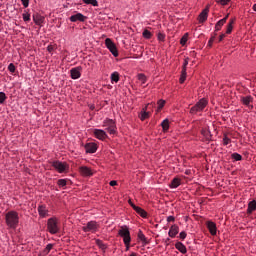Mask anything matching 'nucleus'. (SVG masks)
<instances>
[{
	"label": "nucleus",
	"mask_w": 256,
	"mask_h": 256,
	"mask_svg": "<svg viewBox=\"0 0 256 256\" xmlns=\"http://www.w3.org/2000/svg\"><path fill=\"white\" fill-rule=\"evenodd\" d=\"M186 79H187V70H182L181 71V76H180V79H179V83L181 85H183V83H185Z\"/></svg>",
	"instance_id": "7c9ffc66"
},
{
	"label": "nucleus",
	"mask_w": 256,
	"mask_h": 256,
	"mask_svg": "<svg viewBox=\"0 0 256 256\" xmlns=\"http://www.w3.org/2000/svg\"><path fill=\"white\" fill-rule=\"evenodd\" d=\"M208 45H213V38L209 40Z\"/></svg>",
	"instance_id": "bf43d9fd"
},
{
	"label": "nucleus",
	"mask_w": 256,
	"mask_h": 256,
	"mask_svg": "<svg viewBox=\"0 0 256 256\" xmlns=\"http://www.w3.org/2000/svg\"><path fill=\"white\" fill-rule=\"evenodd\" d=\"M105 46L114 57H119V50H117V46L115 45V42L111 40V38L105 39Z\"/></svg>",
	"instance_id": "0eeeda50"
},
{
	"label": "nucleus",
	"mask_w": 256,
	"mask_h": 256,
	"mask_svg": "<svg viewBox=\"0 0 256 256\" xmlns=\"http://www.w3.org/2000/svg\"><path fill=\"white\" fill-rule=\"evenodd\" d=\"M51 249H53V244H48L43 250L44 255H49V253L51 252Z\"/></svg>",
	"instance_id": "ea45409f"
},
{
	"label": "nucleus",
	"mask_w": 256,
	"mask_h": 256,
	"mask_svg": "<svg viewBox=\"0 0 256 256\" xmlns=\"http://www.w3.org/2000/svg\"><path fill=\"white\" fill-rule=\"evenodd\" d=\"M149 117H151V113H149V112L141 111L139 114L140 121H145L146 119H149Z\"/></svg>",
	"instance_id": "cd10ccee"
},
{
	"label": "nucleus",
	"mask_w": 256,
	"mask_h": 256,
	"mask_svg": "<svg viewBox=\"0 0 256 256\" xmlns=\"http://www.w3.org/2000/svg\"><path fill=\"white\" fill-rule=\"evenodd\" d=\"M47 51H48V53H53V51H55V46H53V45H48L47 46Z\"/></svg>",
	"instance_id": "8fccbe9b"
},
{
	"label": "nucleus",
	"mask_w": 256,
	"mask_h": 256,
	"mask_svg": "<svg viewBox=\"0 0 256 256\" xmlns=\"http://www.w3.org/2000/svg\"><path fill=\"white\" fill-rule=\"evenodd\" d=\"M175 247L183 255H185V253H187V247L182 242H176Z\"/></svg>",
	"instance_id": "412c9836"
},
{
	"label": "nucleus",
	"mask_w": 256,
	"mask_h": 256,
	"mask_svg": "<svg viewBox=\"0 0 256 256\" xmlns=\"http://www.w3.org/2000/svg\"><path fill=\"white\" fill-rule=\"evenodd\" d=\"M216 3H218L219 5H229V3H231V0H215Z\"/></svg>",
	"instance_id": "79ce46f5"
},
{
	"label": "nucleus",
	"mask_w": 256,
	"mask_h": 256,
	"mask_svg": "<svg viewBox=\"0 0 256 256\" xmlns=\"http://www.w3.org/2000/svg\"><path fill=\"white\" fill-rule=\"evenodd\" d=\"M161 127H162L164 133L169 131V119L163 120L161 123Z\"/></svg>",
	"instance_id": "2f4dec72"
},
{
	"label": "nucleus",
	"mask_w": 256,
	"mask_h": 256,
	"mask_svg": "<svg viewBox=\"0 0 256 256\" xmlns=\"http://www.w3.org/2000/svg\"><path fill=\"white\" fill-rule=\"evenodd\" d=\"M229 143H231L230 138L227 137V134H224V137H223V145H229Z\"/></svg>",
	"instance_id": "49530a36"
},
{
	"label": "nucleus",
	"mask_w": 256,
	"mask_h": 256,
	"mask_svg": "<svg viewBox=\"0 0 256 256\" xmlns=\"http://www.w3.org/2000/svg\"><path fill=\"white\" fill-rule=\"evenodd\" d=\"M78 171L82 177H93L94 175L93 170L87 166H80Z\"/></svg>",
	"instance_id": "9b49d317"
},
{
	"label": "nucleus",
	"mask_w": 256,
	"mask_h": 256,
	"mask_svg": "<svg viewBox=\"0 0 256 256\" xmlns=\"http://www.w3.org/2000/svg\"><path fill=\"white\" fill-rule=\"evenodd\" d=\"M253 211H256V200H252L248 203L247 214L251 215Z\"/></svg>",
	"instance_id": "b1692460"
},
{
	"label": "nucleus",
	"mask_w": 256,
	"mask_h": 256,
	"mask_svg": "<svg viewBox=\"0 0 256 256\" xmlns=\"http://www.w3.org/2000/svg\"><path fill=\"white\" fill-rule=\"evenodd\" d=\"M187 41H189V33H185L182 38L180 39V45H182V47H185V45H187Z\"/></svg>",
	"instance_id": "bb28decb"
},
{
	"label": "nucleus",
	"mask_w": 256,
	"mask_h": 256,
	"mask_svg": "<svg viewBox=\"0 0 256 256\" xmlns=\"http://www.w3.org/2000/svg\"><path fill=\"white\" fill-rule=\"evenodd\" d=\"M252 9L256 12V4L253 5Z\"/></svg>",
	"instance_id": "052dcab7"
},
{
	"label": "nucleus",
	"mask_w": 256,
	"mask_h": 256,
	"mask_svg": "<svg viewBox=\"0 0 256 256\" xmlns=\"http://www.w3.org/2000/svg\"><path fill=\"white\" fill-rule=\"evenodd\" d=\"M37 210L40 219H46V217H49V208H47V205L41 204L38 206Z\"/></svg>",
	"instance_id": "9d476101"
},
{
	"label": "nucleus",
	"mask_w": 256,
	"mask_h": 256,
	"mask_svg": "<svg viewBox=\"0 0 256 256\" xmlns=\"http://www.w3.org/2000/svg\"><path fill=\"white\" fill-rule=\"evenodd\" d=\"M142 36L144 39H151V37H153V33H151V31L145 29L142 33Z\"/></svg>",
	"instance_id": "473e14b6"
},
{
	"label": "nucleus",
	"mask_w": 256,
	"mask_h": 256,
	"mask_svg": "<svg viewBox=\"0 0 256 256\" xmlns=\"http://www.w3.org/2000/svg\"><path fill=\"white\" fill-rule=\"evenodd\" d=\"M165 33H162V32H158L157 33V39L158 41H160L161 43H165Z\"/></svg>",
	"instance_id": "c9c22d12"
},
{
	"label": "nucleus",
	"mask_w": 256,
	"mask_h": 256,
	"mask_svg": "<svg viewBox=\"0 0 256 256\" xmlns=\"http://www.w3.org/2000/svg\"><path fill=\"white\" fill-rule=\"evenodd\" d=\"M5 101H7V95L5 94V92H0V105H3Z\"/></svg>",
	"instance_id": "58836bf2"
},
{
	"label": "nucleus",
	"mask_w": 256,
	"mask_h": 256,
	"mask_svg": "<svg viewBox=\"0 0 256 256\" xmlns=\"http://www.w3.org/2000/svg\"><path fill=\"white\" fill-rule=\"evenodd\" d=\"M57 185L59 187H65L67 185V180L66 179H59L57 182Z\"/></svg>",
	"instance_id": "c03bdc74"
},
{
	"label": "nucleus",
	"mask_w": 256,
	"mask_h": 256,
	"mask_svg": "<svg viewBox=\"0 0 256 256\" xmlns=\"http://www.w3.org/2000/svg\"><path fill=\"white\" fill-rule=\"evenodd\" d=\"M179 238H180L182 241H184V239L187 238V232H185V231L180 232Z\"/></svg>",
	"instance_id": "09e8293b"
},
{
	"label": "nucleus",
	"mask_w": 256,
	"mask_h": 256,
	"mask_svg": "<svg viewBox=\"0 0 256 256\" xmlns=\"http://www.w3.org/2000/svg\"><path fill=\"white\" fill-rule=\"evenodd\" d=\"M179 185H181V179L179 178H174L170 184V188L171 189H177V187H179Z\"/></svg>",
	"instance_id": "393cba45"
},
{
	"label": "nucleus",
	"mask_w": 256,
	"mask_h": 256,
	"mask_svg": "<svg viewBox=\"0 0 256 256\" xmlns=\"http://www.w3.org/2000/svg\"><path fill=\"white\" fill-rule=\"evenodd\" d=\"M167 222L168 223H175V217L174 216H168L167 217Z\"/></svg>",
	"instance_id": "603ef678"
},
{
	"label": "nucleus",
	"mask_w": 256,
	"mask_h": 256,
	"mask_svg": "<svg viewBox=\"0 0 256 256\" xmlns=\"http://www.w3.org/2000/svg\"><path fill=\"white\" fill-rule=\"evenodd\" d=\"M97 144L95 142L86 143L84 149L86 153H97Z\"/></svg>",
	"instance_id": "dca6fc26"
},
{
	"label": "nucleus",
	"mask_w": 256,
	"mask_h": 256,
	"mask_svg": "<svg viewBox=\"0 0 256 256\" xmlns=\"http://www.w3.org/2000/svg\"><path fill=\"white\" fill-rule=\"evenodd\" d=\"M85 5H92V7H99V2L97 0H82Z\"/></svg>",
	"instance_id": "a878e982"
},
{
	"label": "nucleus",
	"mask_w": 256,
	"mask_h": 256,
	"mask_svg": "<svg viewBox=\"0 0 256 256\" xmlns=\"http://www.w3.org/2000/svg\"><path fill=\"white\" fill-rule=\"evenodd\" d=\"M134 211L137 213V215H139L140 217H142V219H147V211H145V209L139 207V206H133Z\"/></svg>",
	"instance_id": "a211bd4d"
},
{
	"label": "nucleus",
	"mask_w": 256,
	"mask_h": 256,
	"mask_svg": "<svg viewBox=\"0 0 256 256\" xmlns=\"http://www.w3.org/2000/svg\"><path fill=\"white\" fill-rule=\"evenodd\" d=\"M206 227L212 237H215V235H217V224L215 222L211 220L206 221Z\"/></svg>",
	"instance_id": "f8f14e48"
},
{
	"label": "nucleus",
	"mask_w": 256,
	"mask_h": 256,
	"mask_svg": "<svg viewBox=\"0 0 256 256\" xmlns=\"http://www.w3.org/2000/svg\"><path fill=\"white\" fill-rule=\"evenodd\" d=\"M137 79L141 82V85H145L147 83V76L143 73L138 74Z\"/></svg>",
	"instance_id": "c85d7f7f"
},
{
	"label": "nucleus",
	"mask_w": 256,
	"mask_h": 256,
	"mask_svg": "<svg viewBox=\"0 0 256 256\" xmlns=\"http://www.w3.org/2000/svg\"><path fill=\"white\" fill-rule=\"evenodd\" d=\"M201 135H203V137H205V139H207V141H209V139H211V132H209V130L207 128H203L201 130Z\"/></svg>",
	"instance_id": "c756f323"
},
{
	"label": "nucleus",
	"mask_w": 256,
	"mask_h": 256,
	"mask_svg": "<svg viewBox=\"0 0 256 256\" xmlns=\"http://www.w3.org/2000/svg\"><path fill=\"white\" fill-rule=\"evenodd\" d=\"M82 69H83V68H81V66L72 68V69L70 70L71 79H79V78L81 77V71H82Z\"/></svg>",
	"instance_id": "f3484780"
},
{
	"label": "nucleus",
	"mask_w": 256,
	"mask_h": 256,
	"mask_svg": "<svg viewBox=\"0 0 256 256\" xmlns=\"http://www.w3.org/2000/svg\"><path fill=\"white\" fill-rule=\"evenodd\" d=\"M149 108V104H147L144 108H142V112L149 113L147 109Z\"/></svg>",
	"instance_id": "5fc2aeb1"
},
{
	"label": "nucleus",
	"mask_w": 256,
	"mask_h": 256,
	"mask_svg": "<svg viewBox=\"0 0 256 256\" xmlns=\"http://www.w3.org/2000/svg\"><path fill=\"white\" fill-rule=\"evenodd\" d=\"M138 239H140V241H143V243H147V237H145V234H143V232L138 233Z\"/></svg>",
	"instance_id": "a19ab883"
},
{
	"label": "nucleus",
	"mask_w": 256,
	"mask_h": 256,
	"mask_svg": "<svg viewBox=\"0 0 256 256\" xmlns=\"http://www.w3.org/2000/svg\"><path fill=\"white\" fill-rule=\"evenodd\" d=\"M84 233H97L99 231V223L97 221H90L86 226L82 227Z\"/></svg>",
	"instance_id": "423d86ee"
},
{
	"label": "nucleus",
	"mask_w": 256,
	"mask_h": 256,
	"mask_svg": "<svg viewBox=\"0 0 256 256\" xmlns=\"http://www.w3.org/2000/svg\"><path fill=\"white\" fill-rule=\"evenodd\" d=\"M111 81L114 83H119V72H113L111 74Z\"/></svg>",
	"instance_id": "72a5a7b5"
},
{
	"label": "nucleus",
	"mask_w": 256,
	"mask_h": 256,
	"mask_svg": "<svg viewBox=\"0 0 256 256\" xmlns=\"http://www.w3.org/2000/svg\"><path fill=\"white\" fill-rule=\"evenodd\" d=\"M93 135L96 139H99V141H105V139H107V132L101 129H94Z\"/></svg>",
	"instance_id": "ddd939ff"
},
{
	"label": "nucleus",
	"mask_w": 256,
	"mask_h": 256,
	"mask_svg": "<svg viewBox=\"0 0 256 256\" xmlns=\"http://www.w3.org/2000/svg\"><path fill=\"white\" fill-rule=\"evenodd\" d=\"M70 21L72 23H77V21H80V23H85V21H87V17L82 13H77L70 17Z\"/></svg>",
	"instance_id": "4468645a"
},
{
	"label": "nucleus",
	"mask_w": 256,
	"mask_h": 256,
	"mask_svg": "<svg viewBox=\"0 0 256 256\" xmlns=\"http://www.w3.org/2000/svg\"><path fill=\"white\" fill-rule=\"evenodd\" d=\"M8 71H10V73H15V71H16L15 64L10 63L8 65Z\"/></svg>",
	"instance_id": "de8ad7c7"
},
{
	"label": "nucleus",
	"mask_w": 256,
	"mask_h": 256,
	"mask_svg": "<svg viewBox=\"0 0 256 256\" xmlns=\"http://www.w3.org/2000/svg\"><path fill=\"white\" fill-rule=\"evenodd\" d=\"M227 19H229V14H227L224 18H222L221 20H219L216 25H215V31H221L223 25H225V23H227Z\"/></svg>",
	"instance_id": "6ab92c4d"
},
{
	"label": "nucleus",
	"mask_w": 256,
	"mask_h": 256,
	"mask_svg": "<svg viewBox=\"0 0 256 256\" xmlns=\"http://www.w3.org/2000/svg\"><path fill=\"white\" fill-rule=\"evenodd\" d=\"M185 173H186V175H189V170H186V172H185Z\"/></svg>",
	"instance_id": "680f3d73"
},
{
	"label": "nucleus",
	"mask_w": 256,
	"mask_h": 256,
	"mask_svg": "<svg viewBox=\"0 0 256 256\" xmlns=\"http://www.w3.org/2000/svg\"><path fill=\"white\" fill-rule=\"evenodd\" d=\"M178 233H179V226L173 225L170 227L168 235H169V237H171L173 239V238L177 237Z\"/></svg>",
	"instance_id": "aec40b11"
},
{
	"label": "nucleus",
	"mask_w": 256,
	"mask_h": 256,
	"mask_svg": "<svg viewBox=\"0 0 256 256\" xmlns=\"http://www.w3.org/2000/svg\"><path fill=\"white\" fill-rule=\"evenodd\" d=\"M187 65H189V57H186L183 62L182 71H187Z\"/></svg>",
	"instance_id": "37998d69"
},
{
	"label": "nucleus",
	"mask_w": 256,
	"mask_h": 256,
	"mask_svg": "<svg viewBox=\"0 0 256 256\" xmlns=\"http://www.w3.org/2000/svg\"><path fill=\"white\" fill-rule=\"evenodd\" d=\"M240 101L242 105H245L249 109V111H253V96L248 95V96H242L240 98Z\"/></svg>",
	"instance_id": "1a4fd4ad"
},
{
	"label": "nucleus",
	"mask_w": 256,
	"mask_h": 256,
	"mask_svg": "<svg viewBox=\"0 0 256 256\" xmlns=\"http://www.w3.org/2000/svg\"><path fill=\"white\" fill-rule=\"evenodd\" d=\"M89 109H90L91 111H95V105H94V104H90V105H89Z\"/></svg>",
	"instance_id": "4d7b16f0"
},
{
	"label": "nucleus",
	"mask_w": 256,
	"mask_h": 256,
	"mask_svg": "<svg viewBox=\"0 0 256 256\" xmlns=\"http://www.w3.org/2000/svg\"><path fill=\"white\" fill-rule=\"evenodd\" d=\"M157 113H159L161 111V109H163V107H165V100L161 99L157 102Z\"/></svg>",
	"instance_id": "f704fd0d"
},
{
	"label": "nucleus",
	"mask_w": 256,
	"mask_h": 256,
	"mask_svg": "<svg viewBox=\"0 0 256 256\" xmlns=\"http://www.w3.org/2000/svg\"><path fill=\"white\" fill-rule=\"evenodd\" d=\"M23 21L28 22L31 21V14L29 12H24L22 14Z\"/></svg>",
	"instance_id": "e433bc0d"
},
{
	"label": "nucleus",
	"mask_w": 256,
	"mask_h": 256,
	"mask_svg": "<svg viewBox=\"0 0 256 256\" xmlns=\"http://www.w3.org/2000/svg\"><path fill=\"white\" fill-rule=\"evenodd\" d=\"M33 21H34L35 25H43V22L45 21V17H43L39 14H35L33 16Z\"/></svg>",
	"instance_id": "4be33fe9"
},
{
	"label": "nucleus",
	"mask_w": 256,
	"mask_h": 256,
	"mask_svg": "<svg viewBox=\"0 0 256 256\" xmlns=\"http://www.w3.org/2000/svg\"><path fill=\"white\" fill-rule=\"evenodd\" d=\"M128 203H129L130 207H132V209H133V206H134V207H137V205H135V204L133 203V201H131V200H128Z\"/></svg>",
	"instance_id": "6e6d98bb"
},
{
	"label": "nucleus",
	"mask_w": 256,
	"mask_h": 256,
	"mask_svg": "<svg viewBox=\"0 0 256 256\" xmlns=\"http://www.w3.org/2000/svg\"><path fill=\"white\" fill-rule=\"evenodd\" d=\"M223 39H225V34L219 36V41H223Z\"/></svg>",
	"instance_id": "13d9d810"
},
{
	"label": "nucleus",
	"mask_w": 256,
	"mask_h": 256,
	"mask_svg": "<svg viewBox=\"0 0 256 256\" xmlns=\"http://www.w3.org/2000/svg\"><path fill=\"white\" fill-rule=\"evenodd\" d=\"M52 167H54L58 173H65V171H69V164H67V162L54 161L52 163Z\"/></svg>",
	"instance_id": "6e6552de"
},
{
	"label": "nucleus",
	"mask_w": 256,
	"mask_h": 256,
	"mask_svg": "<svg viewBox=\"0 0 256 256\" xmlns=\"http://www.w3.org/2000/svg\"><path fill=\"white\" fill-rule=\"evenodd\" d=\"M21 3L23 5V7H25V9H27V7H29V0H21Z\"/></svg>",
	"instance_id": "3c124183"
},
{
	"label": "nucleus",
	"mask_w": 256,
	"mask_h": 256,
	"mask_svg": "<svg viewBox=\"0 0 256 256\" xmlns=\"http://www.w3.org/2000/svg\"><path fill=\"white\" fill-rule=\"evenodd\" d=\"M102 127H104L110 135H115L117 133V124L113 119L106 118L103 121Z\"/></svg>",
	"instance_id": "39448f33"
},
{
	"label": "nucleus",
	"mask_w": 256,
	"mask_h": 256,
	"mask_svg": "<svg viewBox=\"0 0 256 256\" xmlns=\"http://www.w3.org/2000/svg\"><path fill=\"white\" fill-rule=\"evenodd\" d=\"M235 21V18L230 19L226 28V35H231V33L233 32V25H235Z\"/></svg>",
	"instance_id": "5701e85b"
},
{
	"label": "nucleus",
	"mask_w": 256,
	"mask_h": 256,
	"mask_svg": "<svg viewBox=\"0 0 256 256\" xmlns=\"http://www.w3.org/2000/svg\"><path fill=\"white\" fill-rule=\"evenodd\" d=\"M110 187H115L117 185V181L112 180L109 182Z\"/></svg>",
	"instance_id": "864d4df0"
},
{
	"label": "nucleus",
	"mask_w": 256,
	"mask_h": 256,
	"mask_svg": "<svg viewBox=\"0 0 256 256\" xmlns=\"http://www.w3.org/2000/svg\"><path fill=\"white\" fill-rule=\"evenodd\" d=\"M231 158L234 159V161H241L243 159V156H241V154L239 153H233L231 155Z\"/></svg>",
	"instance_id": "4c0bfd02"
},
{
	"label": "nucleus",
	"mask_w": 256,
	"mask_h": 256,
	"mask_svg": "<svg viewBox=\"0 0 256 256\" xmlns=\"http://www.w3.org/2000/svg\"><path fill=\"white\" fill-rule=\"evenodd\" d=\"M209 17V7H206L202 12L198 15V23H205Z\"/></svg>",
	"instance_id": "2eb2a0df"
},
{
	"label": "nucleus",
	"mask_w": 256,
	"mask_h": 256,
	"mask_svg": "<svg viewBox=\"0 0 256 256\" xmlns=\"http://www.w3.org/2000/svg\"><path fill=\"white\" fill-rule=\"evenodd\" d=\"M96 245H98L100 249H103V250L107 249V246L101 240H96Z\"/></svg>",
	"instance_id": "a18cd8bd"
},
{
	"label": "nucleus",
	"mask_w": 256,
	"mask_h": 256,
	"mask_svg": "<svg viewBox=\"0 0 256 256\" xmlns=\"http://www.w3.org/2000/svg\"><path fill=\"white\" fill-rule=\"evenodd\" d=\"M118 235L123 239L126 251H129V249H131V232L129 231V226H121L118 230Z\"/></svg>",
	"instance_id": "f257e3e1"
},
{
	"label": "nucleus",
	"mask_w": 256,
	"mask_h": 256,
	"mask_svg": "<svg viewBox=\"0 0 256 256\" xmlns=\"http://www.w3.org/2000/svg\"><path fill=\"white\" fill-rule=\"evenodd\" d=\"M207 105H209V101H207V99L205 98L200 99L194 106L190 108V114L197 115V113L203 112V110L205 109V107H207Z\"/></svg>",
	"instance_id": "7ed1b4c3"
},
{
	"label": "nucleus",
	"mask_w": 256,
	"mask_h": 256,
	"mask_svg": "<svg viewBox=\"0 0 256 256\" xmlns=\"http://www.w3.org/2000/svg\"><path fill=\"white\" fill-rule=\"evenodd\" d=\"M47 231L51 235H57V232L59 231V219H57V217H52L48 219Z\"/></svg>",
	"instance_id": "20e7f679"
},
{
	"label": "nucleus",
	"mask_w": 256,
	"mask_h": 256,
	"mask_svg": "<svg viewBox=\"0 0 256 256\" xmlns=\"http://www.w3.org/2000/svg\"><path fill=\"white\" fill-rule=\"evenodd\" d=\"M6 225L10 229H17L19 226V213L17 211H9L5 215Z\"/></svg>",
	"instance_id": "f03ea898"
}]
</instances>
